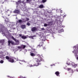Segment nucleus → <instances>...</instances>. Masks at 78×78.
<instances>
[{
	"label": "nucleus",
	"instance_id": "obj_1",
	"mask_svg": "<svg viewBox=\"0 0 78 78\" xmlns=\"http://www.w3.org/2000/svg\"><path fill=\"white\" fill-rule=\"evenodd\" d=\"M42 58L41 57H40L38 58H35V60L36 61V63L34 65H31L30 66L33 67V66H39V65L41 64V61H42Z\"/></svg>",
	"mask_w": 78,
	"mask_h": 78
},
{
	"label": "nucleus",
	"instance_id": "obj_2",
	"mask_svg": "<svg viewBox=\"0 0 78 78\" xmlns=\"http://www.w3.org/2000/svg\"><path fill=\"white\" fill-rule=\"evenodd\" d=\"M12 38L13 40L15 41L16 43V45H19V40H16V39H15V38H14V37H13V36L12 37Z\"/></svg>",
	"mask_w": 78,
	"mask_h": 78
},
{
	"label": "nucleus",
	"instance_id": "obj_3",
	"mask_svg": "<svg viewBox=\"0 0 78 78\" xmlns=\"http://www.w3.org/2000/svg\"><path fill=\"white\" fill-rule=\"evenodd\" d=\"M14 59H16L15 58H10L8 61L12 63L14 62Z\"/></svg>",
	"mask_w": 78,
	"mask_h": 78
},
{
	"label": "nucleus",
	"instance_id": "obj_4",
	"mask_svg": "<svg viewBox=\"0 0 78 78\" xmlns=\"http://www.w3.org/2000/svg\"><path fill=\"white\" fill-rule=\"evenodd\" d=\"M8 45L9 46H10L11 44L12 45H14V42L12 40H9L8 41Z\"/></svg>",
	"mask_w": 78,
	"mask_h": 78
},
{
	"label": "nucleus",
	"instance_id": "obj_5",
	"mask_svg": "<svg viewBox=\"0 0 78 78\" xmlns=\"http://www.w3.org/2000/svg\"><path fill=\"white\" fill-rule=\"evenodd\" d=\"M2 17L5 19V21L6 23L9 22V20L8 18H6V16H2Z\"/></svg>",
	"mask_w": 78,
	"mask_h": 78
},
{
	"label": "nucleus",
	"instance_id": "obj_6",
	"mask_svg": "<svg viewBox=\"0 0 78 78\" xmlns=\"http://www.w3.org/2000/svg\"><path fill=\"white\" fill-rule=\"evenodd\" d=\"M37 30V27H34L32 28L31 29V30L32 32H34V31H36Z\"/></svg>",
	"mask_w": 78,
	"mask_h": 78
},
{
	"label": "nucleus",
	"instance_id": "obj_7",
	"mask_svg": "<svg viewBox=\"0 0 78 78\" xmlns=\"http://www.w3.org/2000/svg\"><path fill=\"white\" fill-rule=\"evenodd\" d=\"M14 13H16V14H19L20 13V11L19 10H15L14 11Z\"/></svg>",
	"mask_w": 78,
	"mask_h": 78
},
{
	"label": "nucleus",
	"instance_id": "obj_8",
	"mask_svg": "<svg viewBox=\"0 0 78 78\" xmlns=\"http://www.w3.org/2000/svg\"><path fill=\"white\" fill-rule=\"evenodd\" d=\"M6 23L7 27H10V25H11V23L10 22H9Z\"/></svg>",
	"mask_w": 78,
	"mask_h": 78
},
{
	"label": "nucleus",
	"instance_id": "obj_9",
	"mask_svg": "<svg viewBox=\"0 0 78 78\" xmlns=\"http://www.w3.org/2000/svg\"><path fill=\"white\" fill-rule=\"evenodd\" d=\"M55 74L57 76H60L59 72V71H56L55 72Z\"/></svg>",
	"mask_w": 78,
	"mask_h": 78
},
{
	"label": "nucleus",
	"instance_id": "obj_10",
	"mask_svg": "<svg viewBox=\"0 0 78 78\" xmlns=\"http://www.w3.org/2000/svg\"><path fill=\"white\" fill-rule=\"evenodd\" d=\"M21 27L22 29H24L26 28V25H25V24L22 25H21Z\"/></svg>",
	"mask_w": 78,
	"mask_h": 78
},
{
	"label": "nucleus",
	"instance_id": "obj_11",
	"mask_svg": "<svg viewBox=\"0 0 78 78\" xmlns=\"http://www.w3.org/2000/svg\"><path fill=\"white\" fill-rule=\"evenodd\" d=\"M3 52L2 51H1L0 52V58H2V56H3Z\"/></svg>",
	"mask_w": 78,
	"mask_h": 78
},
{
	"label": "nucleus",
	"instance_id": "obj_12",
	"mask_svg": "<svg viewBox=\"0 0 78 78\" xmlns=\"http://www.w3.org/2000/svg\"><path fill=\"white\" fill-rule=\"evenodd\" d=\"M21 38H22V39H27V37L26 36L23 35L21 36Z\"/></svg>",
	"mask_w": 78,
	"mask_h": 78
},
{
	"label": "nucleus",
	"instance_id": "obj_13",
	"mask_svg": "<svg viewBox=\"0 0 78 78\" xmlns=\"http://www.w3.org/2000/svg\"><path fill=\"white\" fill-rule=\"evenodd\" d=\"M21 47L22 48H23V49L25 48V47H26V46L25 45H21Z\"/></svg>",
	"mask_w": 78,
	"mask_h": 78
},
{
	"label": "nucleus",
	"instance_id": "obj_14",
	"mask_svg": "<svg viewBox=\"0 0 78 78\" xmlns=\"http://www.w3.org/2000/svg\"><path fill=\"white\" fill-rule=\"evenodd\" d=\"M22 22V20H19L18 21L16 22L17 23H21Z\"/></svg>",
	"mask_w": 78,
	"mask_h": 78
},
{
	"label": "nucleus",
	"instance_id": "obj_15",
	"mask_svg": "<svg viewBox=\"0 0 78 78\" xmlns=\"http://www.w3.org/2000/svg\"><path fill=\"white\" fill-rule=\"evenodd\" d=\"M30 55L31 56H36V54L34 53H31L30 54Z\"/></svg>",
	"mask_w": 78,
	"mask_h": 78
},
{
	"label": "nucleus",
	"instance_id": "obj_16",
	"mask_svg": "<svg viewBox=\"0 0 78 78\" xmlns=\"http://www.w3.org/2000/svg\"><path fill=\"white\" fill-rule=\"evenodd\" d=\"M5 58L6 59H7L8 60H9V59H10V58H9L8 56H6L5 57Z\"/></svg>",
	"mask_w": 78,
	"mask_h": 78
},
{
	"label": "nucleus",
	"instance_id": "obj_17",
	"mask_svg": "<svg viewBox=\"0 0 78 78\" xmlns=\"http://www.w3.org/2000/svg\"><path fill=\"white\" fill-rule=\"evenodd\" d=\"M21 2V1H19L17 2H16V4L17 5H19V4H20Z\"/></svg>",
	"mask_w": 78,
	"mask_h": 78
},
{
	"label": "nucleus",
	"instance_id": "obj_18",
	"mask_svg": "<svg viewBox=\"0 0 78 78\" xmlns=\"http://www.w3.org/2000/svg\"><path fill=\"white\" fill-rule=\"evenodd\" d=\"M39 7L40 8H44L43 5H40L39 6Z\"/></svg>",
	"mask_w": 78,
	"mask_h": 78
},
{
	"label": "nucleus",
	"instance_id": "obj_19",
	"mask_svg": "<svg viewBox=\"0 0 78 78\" xmlns=\"http://www.w3.org/2000/svg\"><path fill=\"white\" fill-rule=\"evenodd\" d=\"M0 43H1V44H2V45H3V44L4 43V41H0Z\"/></svg>",
	"mask_w": 78,
	"mask_h": 78
},
{
	"label": "nucleus",
	"instance_id": "obj_20",
	"mask_svg": "<svg viewBox=\"0 0 78 78\" xmlns=\"http://www.w3.org/2000/svg\"><path fill=\"white\" fill-rule=\"evenodd\" d=\"M73 66L74 67H76L77 66H78V64H74L73 65Z\"/></svg>",
	"mask_w": 78,
	"mask_h": 78
},
{
	"label": "nucleus",
	"instance_id": "obj_21",
	"mask_svg": "<svg viewBox=\"0 0 78 78\" xmlns=\"http://www.w3.org/2000/svg\"><path fill=\"white\" fill-rule=\"evenodd\" d=\"M47 2V0H42V2L43 3H45Z\"/></svg>",
	"mask_w": 78,
	"mask_h": 78
},
{
	"label": "nucleus",
	"instance_id": "obj_22",
	"mask_svg": "<svg viewBox=\"0 0 78 78\" xmlns=\"http://www.w3.org/2000/svg\"><path fill=\"white\" fill-rule=\"evenodd\" d=\"M27 25H28V26H30V25L31 24L30 23L28 22L27 23Z\"/></svg>",
	"mask_w": 78,
	"mask_h": 78
},
{
	"label": "nucleus",
	"instance_id": "obj_23",
	"mask_svg": "<svg viewBox=\"0 0 78 78\" xmlns=\"http://www.w3.org/2000/svg\"><path fill=\"white\" fill-rule=\"evenodd\" d=\"M17 48H19V49H22V47L21 46H18Z\"/></svg>",
	"mask_w": 78,
	"mask_h": 78
},
{
	"label": "nucleus",
	"instance_id": "obj_24",
	"mask_svg": "<svg viewBox=\"0 0 78 78\" xmlns=\"http://www.w3.org/2000/svg\"><path fill=\"white\" fill-rule=\"evenodd\" d=\"M48 24H47L45 23L44 24V27H47Z\"/></svg>",
	"mask_w": 78,
	"mask_h": 78
},
{
	"label": "nucleus",
	"instance_id": "obj_25",
	"mask_svg": "<svg viewBox=\"0 0 78 78\" xmlns=\"http://www.w3.org/2000/svg\"><path fill=\"white\" fill-rule=\"evenodd\" d=\"M3 60H1L0 62V63H1V64H3Z\"/></svg>",
	"mask_w": 78,
	"mask_h": 78
},
{
	"label": "nucleus",
	"instance_id": "obj_26",
	"mask_svg": "<svg viewBox=\"0 0 78 78\" xmlns=\"http://www.w3.org/2000/svg\"><path fill=\"white\" fill-rule=\"evenodd\" d=\"M22 61V62H25V63H26V62H26V61H25L24 60H23Z\"/></svg>",
	"mask_w": 78,
	"mask_h": 78
},
{
	"label": "nucleus",
	"instance_id": "obj_27",
	"mask_svg": "<svg viewBox=\"0 0 78 78\" xmlns=\"http://www.w3.org/2000/svg\"><path fill=\"white\" fill-rule=\"evenodd\" d=\"M34 37V36H30L29 37H30V38H32V39H33V37Z\"/></svg>",
	"mask_w": 78,
	"mask_h": 78
},
{
	"label": "nucleus",
	"instance_id": "obj_28",
	"mask_svg": "<svg viewBox=\"0 0 78 78\" xmlns=\"http://www.w3.org/2000/svg\"><path fill=\"white\" fill-rule=\"evenodd\" d=\"M39 45H40L41 47H42V43H41Z\"/></svg>",
	"mask_w": 78,
	"mask_h": 78
},
{
	"label": "nucleus",
	"instance_id": "obj_29",
	"mask_svg": "<svg viewBox=\"0 0 78 78\" xmlns=\"http://www.w3.org/2000/svg\"><path fill=\"white\" fill-rule=\"evenodd\" d=\"M41 46L40 45V44H38L37 46V47H39V48H40V47H41Z\"/></svg>",
	"mask_w": 78,
	"mask_h": 78
},
{
	"label": "nucleus",
	"instance_id": "obj_30",
	"mask_svg": "<svg viewBox=\"0 0 78 78\" xmlns=\"http://www.w3.org/2000/svg\"><path fill=\"white\" fill-rule=\"evenodd\" d=\"M72 69L71 68H68L67 70L68 71H69L70 70H71Z\"/></svg>",
	"mask_w": 78,
	"mask_h": 78
},
{
	"label": "nucleus",
	"instance_id": "obj_31",
	"mask_svg": "<svg viewBox=\"0 0 78 78\" xmlns=\"http://www.w3.org/2000/svg\"><path fill=\"white\" fill-rule=\"evenodd\" d=\"M19 36H20V37H22V34H19Z\"/></svg>",
	"mask_w": 78,
	"mask_h": 78
},
{
	"label": "nucleus",
	"instance_id": "obj_32",
	"mask_svg": "<svg viewBox=\"0 0 78 78\" xmlns=\"http://www.w3.org/2000/svg\"><path fill=\"white\" fill-rule=\"evenodd\" d=\"M26 20H27V21L29 20H30V19H29V18H26Z\"/></svg>",
	"mask_w": 78,
	"mask_h": 78
},
{
	"label": "nucleus",
	"instance_id": "obj_33",
	"mask_svg": "<svg viewBox=\"0 0 78 78\" xmlns=\"http://www.w3.org/2000/svg\"><path fill=\"white\" fill-rule=\"evenodd\" d=\"M60 31H64V30H63V29H62Z\"/></svg>",
	"mask_w": 78,
	"mask_h": 78
},
{
	"label": "nucleus",
	"instance_id": "obj_34",
	"mask_svg": "<svg viewBox=\"0 0 78 78\" xmlns=\"http://www.w3.org/2000/svg\"><path fill=\"white\" fill-rule=\"evenodd\" d=\"M52 23V22H49V24H50V23Z\"/></svg>",
	"mask_w": 78,
	"mask_h": 78
},
{
	"label": "nucleus",
	"instance_id": "obj_35",
	"mask_svg": "<svg viewBox=\"0 0 78 78\" xmlns=\"http://www.w3.org/2000/svg\"><path fill=\"white\" fill-rule=\"evenodd\" d=\"M27 2H30V0H27Z\"/></svg>",
	"mask_w": 78,
	"mask_h": 78
},
{
	"label": "nucleus",
	"instance_id": "obj_36",
	"mask_svg": "<svg viewBox=\"0 0 78 78\" xmlns=\"http://www.w3.org/2000/svg\"><path fill=\"white\" fill-rule=\"evenodd\" d=\"M60 12H61V13H62V11L61 10V11H60Z\"/></svg>",
	"mask_w": 78,
	"mask_h": 78
},
{
	"label": "nucleus",
	"instance_id": "obj_37",
	"mask_svg": "<svg viewBox=\"0 0 78 78\" xmlns=\"http://www.w3.org/2000/svg\"><path fill=\"white\" fill-rule=\"evenodd\" d=\"M42 30H44V28H42Z\"/></svg>",
	"mask_w": 78,
	"mask_h": 78
},
{
	"label": "nucleus",
	"instance_id": "obj_38",
	"mask_svg": "<svg viewBox=\"0 0 78 78\" xmlns=\"http://www.w3.org/2000/svg\"><path fill=\"white\" fill-rule=\"evenodd\" d=\"M76 59L77 60H78V57H77Z\"/></svg>",
	"mask_w": 78,
	"mask_h": 78
},
{
	"label": "nucleus",
	"instance_id": "obj_39",
	"mask_svg": "<svg viewBox=\"0 0 78 78\" xmlns=\"http://www.w3.org/2000/svg\"><path fill=\"white\" fill-rule=\"evenodd\" d=\"M75 52V51L74 50V52Z\"/></svg>",
	"mask_w": 78,
	"mask_h": 78
},
{
	"label": "nucleus",
	"instance_id": "obj_40",
	"mask_svg": "<svg viewBox=\"0 0 78 78\" xmlns=\"http://www.w3.org/2000/svg\"><path fill=\"white\" fill-rule=\"evenodd\" d=\"M66 64H68V63H66Z\"/></svg>",
	"mask_w": 78,
	"mask_h": 78
},
{
	"label": "nucleus",
	"instance_id": "obj_41",
	"mask_svg": "<svg viewBox=\"0 0 78 78\" xmlns=\"http://www.w3.org/2000/svg\"><path fill=\"white\" fill-rule=\"evenodd\" d=\"M68 65H69V64H68Z\"/></svg>",
	"mask_w": 78,
	"mask_h": 78
},
{
	"label": "nucleus",
	"instance_id": "obj_42",
	"mask_svg": "<svg viewBox=\"0 0 78 78\" xmlns=\"http://www.w3.org/2000/svg\"><path fill=\"white\" fill-rule=\"evenodd\" d=\"M48 25H50V24H49Z\"/></svg>",
	"mask_w": 78,
	"mask_h": 78
},
{
	"label": "nucleus",
	"instance_id": "obj_43",
	"mask_svg": "<svg viewBox=\"0 0 78 78\" xmlns=\"http://www.w3.org/2000/svg\"><path fill=\"white\" fill-rule=\"evenodd\" d=\"M20 64H21L20 63Z\"/></svg>",
	"mask_w": 78,
	"mask_h": 78
}]
</instances>
